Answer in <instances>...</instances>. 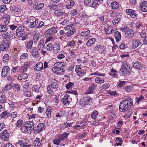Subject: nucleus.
<instances>
[{"mask_svg":"<svg viewBox=\"0 0 147 147\" xmlns=\"http://www.w3.org/2000/svg\"><path fill=\"white\" fill-rule=\"evenodd\" d=\"M103 0H93L91 5H90L92 7L96 8L99 5L100 3L103 2Z\"/></svg>","mask_w":147,"mask_h":147,"instance_id":"obj_21","label":"nucleus"},{"mask_svg":"<svg viewBox=\"0 0 147 147\" xmlns=\"http://www.w3.org/2000/svg\"><path fill=\"white\" fill-rule=\"evenodd\" d=\"M96 40L94 38H92L88 40L86 43L87 47H90L95 42Z\"/></svg>","mask_w":147,"mask_h":147,"instance_id":"obj_32","label":"nucleus"},{"mask_svg":"<svg viewBox=\"0 0 147 147\" xmlns=\"http://www.w3.org/2000/svg\"><path fill=\"white\" fill-rule=\"evenodd\" d=\"M140 36L142 38H144L147 36V30H142L141 32Z\"/></svg>","mask_w":147,"mask_h":147,"instance_id":"obj_53","label":"nucleus"},{"mask_svg":"<svg viewBox=\"0 0 147 147\" xmlns=\"http://www.w3.org/2000/svg\"><path fill=\"white\" fill-rule=\"evenodd\" d=\"M57 32V29L56 28L52 27L45 32V36L48 37L46 40V43L49 42L53 38L54 34Z\"/></svg>","mask_w":147,"mask_h":147,"instance_id":"obj_3","label":"nucleus"},{"mask_svg":"<svg viewBox=\"0 0 147 147\" xmlns=\"http://www.w3.org/2000/svg\"><path fill=\"white\" fill-rule=\"evenodd\" d=\"M44 4L43 3H40L37 5L35 7V9L37 10H38L42 9L44 7Z\"/></svg>","mask_w":147,"mask_h":147,"instance_id":"obj_60","label":"nucleus"},{"mask_svg":"<svg viewBox=\"0 0 147 147\" xmlns=\"http://www.w3.org/2000/svg\"><path fill=\"white\" fill-rule=\"evenodd\" d=\"M8 25L0 24V32H6L9 29Z\"/></svg>","mask_w":147,"mask_h":147,"instance_id":"obj_25","label":"nucleus"},{"mask_svg":"<svg viewBox=\"0 0 147 147\" xmlns=\"http://www.w3.org/2000/svg\"><path fill=\"white\" fill-rule=\"evenodd\" d=\"M54 13L56 16H60L63 15L64 12H63L61 9H58L55 10Z\"/></svg>","mask_w":147,"mask_h":147,"instance_id":"obj_40","label":"nucleus"},{"mask_svg":"<svg viewBox=\"0 0 147 147\" xmlns=\"http://www.w3.org/2000/svg\"><path fill=\"white\" fill-rule=\"evenodd\" d=\"M7 10L6 6L4 4L0 6V13H5Z\"/></svg>","mask_w":147,"mask_h":147,"instance_id":"obj_41","label":"nucleus"},{"mask_svg":"<svg viewBox=\"0 0 147 147\" xmlns=\"http://www.w3.org/2000/svg\"><path fill=\"white\" fill-rule=\"evenodd\" d=\"M53 51L55 53H58L60 51V45L59 44H57L53 47Z\"/></svg>","mask_w":147,"mask_h":147,"instance_id":"obj_38","label":"nucleus"},{"mask_svg":"<svg viewBox=\"0 0 147 147\" xmlns=\"http://www.w3.org/2000/svg\"><path fill=\"white\" fill-rule=\"evenodd\" d=\"M65 114V111H61L60 113H56V117H61L63 116Z\"/></svg>","mask_w":147,"mask_h":147,"instance_id":"obj_63","label":"nucleus"},{"mask_svg":"<svg viewBox=\"0 0 147 147\" xmlns=\"http://www.w3.org/2000/svg\"><path fill=\"white\" fill-rule=\"evenodd\" d=\"M7 100V98L5 95L3 93L0 92V103H5Z\"/></svg>","mask_w":147,"mask_h":147,"instance_id":"obj_28","label":"nucleus"},{"mask_svg":"<svg viewBox=\"0 0 147 147\" xmlns=\"http://www.w3.org/2000/svg\"><path fill=\"white\" fill-rule=\"evenodd\" d=\"M109 13L111 18L113 19L118 17L117 15H116V13L113 11L110 10L109 12Z\"/></svg>","mask_w":147,"mask_h":147,"instance_id":"obj_43","label":"nucleus"},{"mask_svg":"<svg viewBox=\"0 0 147 147\" xmlns=\"http://www.w3.org/2000/svg\"><path fill=\"white\" fill-rule=\"evenodd\" d=\"M106 27L105 29L107 34H110L115 32V30L114 29H112L113 28L112 26H106Z\"/></svg>","mask_w":147,"mask_h":147,"instance_id":"obj_22","label":"nucleus"},{"mask_svg":"<svg viewBox=\"0 0 147 147\" xmlns=\"http://www.w3.org/2000/svg\"><path fill=\"white\" fill-rule=\"evenodd\" d=\"M144 98V97L142 95H140L139 97H136L135 98V102L138 104L142 102Z\"/></svg>","mask_w":147,"mask_h":147,"instance_id":"obj_39","label":"nucleus"},{"mask_svg":"<svg viewBox=\"0 0 147 147\" xmlns=\"http://www.w3.org/2000/svg\"><path fill=\"white\" fill-rule=\"evenodd\" d=\"M43 64L42 62H38L34 66V70L36 71H39L43 69Z\"/></svg>","mask_w":147,"mask_h":147,"instance_id":"obj_16","label":"nucleus"},{"mask_svg":"<svg viewBox=\"0 0 147 147\" xmlns=\"http://www.w3.org/2000/svg\"><path fill=\"white\" fill-rule=\"evenodd\" d=\"M53 111L52 108L50 106L47 107L46 112L44 114H46L47 116L46 118H49L51 115V112Z\"/></svg>","mask_w":147,"mask_h":147,"instance_id":"obj_20","label":"nucleus"},{"mask_svg":"<svg viewBox=\"0 0 147 147\" xmlns=\"http://www.w3.org/2000/svg\"><path fill=\"white\" fill-rule=\"evenodd\" d=\"M105 78V76L102 78L100 77H96L95 79V82L96 83L98 84L102 83L104 82V79Z\"/></svg>","mask_w":147,"mask_h":147,"instance_id":"obj_31","label":"nucleus"},{"mask_svg":"<svg viewBox=\"0 0 147 147\" xmlns=\"http://www.w3.org/2000/svg\"><path fill=\"white\" fill-rule=\"evenodd\" d=\"M133 67L139 70L141 69L143 67L142 65L138 61L134 63Z\"/></svg>","mask_w":147,"mask_h":147,"instance_id":"obj_26","label":"nucleus"},{"mask_svg":"<svg viewBox=\"0 0 147 147\" xmlns=\"http://www.w3.org/2000/svg\"><path fill=\"white\" fill-rule=\"evenodd\" d=\"M117 74V72L114 69H112L111 70V72L109 73L110 76H114Z\"/></svg>","mask_w":147,"mask_h":147,"instance_id":"obj_58","label":"nucleus"},{"mask_svg":"<svg viewBox=\"0 0 147 147\" xmlns=\"http://www.w3.org/2000/svg\"><path fill=\"white\" fill-rule=\"evenodd\" d=\"M10 68L8 66H4L3 67L1 73V76L3 77H6L10 75Z\"/></svg>","mask_w":147,"mask_h":147,"instance_id":"obj_7","label":"nucleus"},{"mask_svg":"<svg viewBox=\"0 0 147 147\" xmlns=\"http://www.w3.org/2000/svg\"><path fill=\"white\" fill-rule=\"evenodd\" d=\"M75 41L74 40H72L71 41H70L69 42L67 45H66V47H73L75 45Z\"/></svg>","mask_w":147,"mask_h":147,"instance_id":"obj_64","label":"nucleus"},{"mask_svg":"<svg viewBox=\"0 0 147 147\" xmlns=\"http://www.w3.org/2000/svg\"><path fill=\"white\" fill-rule=\"evenodd\" d=\"M28 77L27 74L23 72L19 75L18 78L19 80H22L27 79Z\"/></svg>","mask_w":147,"mask_h":147,"instance_id":"obj_29","label":"nucleus"},{"mask_svg":"<svg viewBox=\"0 0 147 147\" xmlns=\"http://www.w3.org/2000/svg\"><path fill=\"white\" fill-rule=\"evenodd\" d=\"M69 134V133H67L66 132H64L63 134L59 135L58 137L61 140H65L67 139V136Z\"/></svg>","mask_w":147,"mask_h":147,"instance_id":"obj_35","label":"nucleus"},{"mask_svg":"<svg viewBox=\"0 0 147 147\" xmlns=\"http://www.w3.org/2000/svg\"><path fill=\"white\" fill-rule=\"evenodd\" d=\"M30 63L29 62H26L24 63V64L23 65L20 69V70L22 71L23 72H26L29 68V66H30Z\"/></svg>","mask_w":147,"mask_h":147,"instance_id":"obj_17","label":"nucleus"},{"mask_svg":"<svg viewBox=\"0 0 147 147\" xmlns=\"http://www.w3.org/2000/svg\"><path fill=\"white\" fill-rule=\"evenodd\" d=\"M126 81H119L117 83V85L120 88L122 87L124 85L126 84Z\"/></svg>","mask_w":147,"mask_h":147,"instance_id":"obj_61","label":"nucleus"},{"mask_svg":"<svg viewBox=\"0 0 147 147\" xmlns=\"http://www.w3.org/2000/svg\"><path fill=\"white\" fill-rule=\"evenodd\" d=\"M33 45V40H30L26 44V49L28 50H30L32 48Z\"/></svg>","mask_w":147,"mask_h":147,"instance_id":"obj_33","label":"nucleus"},{"mask_svg":"<svg viewBox=\"0 0 147 147\" xmlns=\"http://www.w3.org/2000/svg\"><path fill=\"white\" fill-rule=\"evenodd\" d=\"M92 100V99L90 97H84L81 99L79 103L82 107H84V106L88 104L90 101Z\"/></svg>","mask_w":147,"mask_h":147,"instance_id":"obj_6","label":"nucleus"},{"mask_svg":"<svg viewBox=\"0 0 147 147\" xmlns=\"http://www.w3.org/2000/svg\"><path fill=\"white\" fill-rule=\"evenodd\" d=\"M55 65H57V67H59L61 68L62 69H63L65 70V69L66 68V64L65 63L63 62H57L55 63Z\"/></svg>","mask_w":147,"mask_h":147,"instance_id":"obj_27","label":"nucleus"},{"mask_svg":"<svg viewBox=\"0 0 147 147\" xmlns=\"http://www.w3.org/2000/svg\"><path fill=\"white\" fill-rule=\"evenodd\" d=\"M53 47V44L51 43H49L47 44L46 47V50L49 51H51Z\"/></svg>","mask_w":147,"mask_h":147,"instance_id":"obj_45","label":"nucleus"},{"mask_svg":"<svg viewBox=\"0 0 147 147\" xmlns=\"http://www.w3.org/2000/svg\"><path fill=\"white\" fill-rule=\"evenodd\" d=\"M32 21L28 27L29 28H32L35 26L38 23L39 20L34 17H33Z\"/></svg>","mask_w":147,"mask_h":147,"instance_id":"obj_13","label":"nucleus"},{"mask_svg":"<svg viewBox=\"0 0 147 147\" xmlns=\"http://www.w3.org/2000/svg\"><path fill=\"white\" fill-rule=\"evenodd\" d=\"M16 33L17 37L20 38L25 34L26 32L25 31L16 32Z\"/></svg>","mask_w":147,"mask_h":147,"instance_id":"obj_42","label":"nucleus"},{"mask_svg":"<svg viewBox=\"0 0 147 147\" xmlns=\"http://www.w3.org/2000/svg\"><path fill=\"white\" fill-rule=\"evenodd\" d=\"M109 87V84L108 83H105L103 84L101 87V90H105L108 89Z\"/></svg>","mask_w":147,"mask_h":147,"instance_id":"obj_59","label":"nucleus"},{"mask_svg":"<svg viewBox=\"0 0 147 147\" xmlns=\"http://www.w3.org/2000/svg\"><path fill=\"white\" fill-rule=\"evenodd\" d=\"M28 55L27 53H24L21 55L20 56V60L23 61L26 59H28Z\"/></svg>","mask_w":147,"mask_h":147,"instance_id":"obj_50","label":"nucleus"},{"mask_svg":"<svg viewBox=\"0 0 147 147\" xmlns=\"http://www.w3.org/2000/svg\"><path fill=\"white\" fill-rule=\"evenodd\" d=\"M55 82H53L51 84L49 85H50V87L54 89H57L58 88L59 84L57 80H55Z\"/></svg>","mask_w":147,"mask_h":147,"instance_id":"obj_37","label":"nucleus"},{"mask_svg":"<svg viewBox=\"0 0 147 147\" xmlns=\"http://www.w3.org/2000/svg\"><path fill=\"white\" fill-rule=\"evenodd\" d=\"M48 7L50 9H53V10H55L58 7V6L54 4H51L49 5Z\"/></svg>","mask_w":147,"mask_h":147,"instance_id":"obj_62","label":"nucleus"},{"mask_svg":"<svg viewBox=\"0 0 147 147\" xmlns=\"http://www.w3.org/2000/svg\"><path fill=\"white\" fill-rule=\"evenodd\" d=\"M121 30L123 32H125V37L127 39H130L132 38L134 34V31L132 29H130L127 26H125L121 29Z\"/></svg>","mask_w":147,"mask_h":147,"instance_id":"obj_4","label":"nucleus"},{"mask_svg":"<svg viewBox=\"0 0 147 147\" xmlns=\"http://www.w3.org/2000/svg\"><path fill=\"white\" fill-rule=\"evenodd\" d=\"M61 141L58 137V139L56 138L54 140H53V142L54 144H56L57 145H59L60 143L61 142Z\"/></svg>","mask_w":147,"mask_h":147,"instance_id":"obj_56","label":"nucleus"},{"mask_svg":"<svg viewBox=\"0 0 147 147\" xmlns=\"http://www.w3.org/2000/svg\"><path fill=\"white\" fill-rule=\"evenodd\" d=\"M31 55L34 58H38L39 56L38 50L36 47H34L30 52Z\"/></svg>","mask_w":147,"mask_h":147,"instance_id":"obj_14","label":"nucleus"},{"mask_svg":"<svg viewBox=\"0 0 147 147\" xmlns=\"http://www.w3.org/2000/svg\"><path fill=\"white\" fill-rule=\"evenodd\" d=\"M74 85V84L73 83L69 82L65 85L66 88L67 90H69Z\"/></svg>","mask_w":147,"mask_h":147,"instance_id":"obj_54","label":"nucleus"},{"mask_svg":"<svg viewBox=\"0 0 147 147\" xmlns=\"http://www.w3.org/2000/svg\"><path fill=\"white\" fill-rule=\"evenodd\" d=\"M71 100V98L68 94H65L62 99L63 104L65 105H69Z\"/></svg>","mask_w":147,"mask_h":147,"instance_id":"obj_9","label":"nucleus"},{"mask_svg":"<svg viewBox=\"0 0 147 147\" xmlns=\"http://www.w3.org/2000/svg\"><path fill=\"white\" fill-rule=\"evenodd\" d=\"M17 144L22 147H31L30 145H28L27 142L24 140H20L18 141Z\"/></svg>","mask_w":147,"mask_h":147,"instance_id":"obj_19","label":"nucleus"},{"mask_svg":"<svg viewBox=\"0 0 147 147\" xmlns=\"http://www.w3.org/2000/svg\"><path fill=\"white\" fill-rule=\"evenodd\" d=\"M98 112L97 111L95 110L92 113L91 115V117L93 119H95L97 117Z\"/></svg>","mask_w":147,"mask_h":147,"instance_id":"obj_51","label":"nucleus"},{"mask_svg":"<svg viewBox=\"0 0 147 147\" xmlns=\"http://www.w3.org/2000/svg\"><path fill=\"white\" fill-rule=\"evenodd\" d=\"M131 71V65L126 61H123L120 70L121 76H125L129 74Z\"/></svg>","mask_w":147,"mask_h":147,"instance_id":"obj_2","label":"nucleus"},{"mask_svg":"<svg viewBox=\"0 0 147 147\" xmlns=\"http://www.w3.org/2000/svg\"><path fill=\"white\" fill-rule=\"evenodd\" d=\"M0 137L4 140H7L9 138V135L7 130L6 129L4 130L0 134Z\"/></svg>","mask_w":147,"mask_h":147,"instance_id":"obj_12","label":"nucleus"},{"mask_svg":"<svg viewBox=\"0 0 147 147\" xmlns=\"http://www.w3.org/2000/svg\"><path fill=\"white\" fill-rule=\"evenodd\" d=\"M53 89L52 88L50 87V85H48L47 87V93L51 95H53L54 94V92L53 91Z\"/></svg>","mask_w":147,"mask_h":147,"instance_id":"obj_44","label":"nucleus"},{"mask_svg":"<svg viewBox=\"0 0 147 147\" xmlns=\"http://www.w3.org/2000/svg\"><path fill=\"white\" fill-rule=\"evenodd\" d=\"M97 85L96 84L92 83L90 86L86 91V92L84 94H92L94 90L96 89Z\"/></svg>","mask_w":147,"mask_h":147,"instance_id":"obj_10","label":"nucleus"},{"mask_svg":"<svg viewBox=\"0 0 147 147\" xmlns=\"http://www.w3.org/2000/svg\"><path fill=\"white\" fill-rule=\"evenodd\" d=\"M34 123L33 122L30 121H28L27 123L25 124V125H26L27 127H30V128L32 129L34 128Z\"/></svg>","mask_w":147,"mask_h":147,"instance_id":"obj_55","label":"nucleus"},{"mask_svg":"<svg viewBox=\"0 0 147 147\" xmlns=\"http://www.w3.org/2000/svg\"><path fill=\"white\" fill-rule=\"evenodd\" d=\"M124 90L128 92H129L133 90V87L131 86H127L124 88Z\"/></svg>","mask_w":147,"mask_h":147,"instance_id":"obj_49","label":"nucleus"},{"mask_svg":"<svg viewBox=\"0 0 147 147\" xmlns=\"http://www.w3.org/2000/svg\"><path fill=\"white\" fill-rule=\"evenodd\" d=\"M46 124L45 123H40L35 127L34 131L36 133H38L42 131L45 128Z\"/></svg>","mask_w":147,"mask_h":147,"instance_id":"obj_8","label":"nucleus"},{"mask_svg":"<svg viewBox=\"0 0 147 147\" xmlns=\"http://www.w3.org/2000/svg\"><path fill=\"white\" fill-rule=\"evenodd\" d=\"M111 7L112 9L116 10L119 6V3L117 1H114L111 3Z\"/></svg>","mask_w":147,"mask_h":147,"instance_id":"obj_23","label":"nucleus"},{"mask_svg":"<svg viewBox=\"0 0 147 147\" xmlns=\"http://www.w3.org/2000/svg\"><path fill=\"white\" fill-rule=\"evenodd\" d=\"M10 42L9 39L7 38H5L0 45V48L1 50L2 51H7L9 47Z\"/></svg>","mask_w":147,"mask_h":147,"instance_id":"obj_5","label":"nucleus"},{"mask_svg":"<svg viewBox=\"0 0 147 147\" xmlns=\"http://www.w3.org/2000/svg\"><path fill=\"white\" fill-rule=\"evenodd\" d=\"M45 47V44L44 40H40L38 44V48L39 50H42Z\"/></svg>","mask_w":147,"mask_h":147,"instance_id":"obj_36","label":"nucleus"},{"mask_svg":"<svg viewBox=\"0 0 147 147\" xmlns=\"http://www.w3.org/2000/svg\"><path fill=\"white\" fill-rule=\"evenodd\" d=\"M40 86L38 85H35L34 86L33 88L34 89L35 92L37 93L40 92Z\"/></svg>","mask_w":147,"mask_h":147,"instance_id":"obj_57","label":"nucleus"},{"mask_svg":"<svg viewBox=\"0 0 147 147\" xmlns=\"http://www.w3.org/2000/svg\"><path fill=\"white\" fill-rule=\"evenodd\" d=\"M56 65V66L52 68L53 71L58 75L63 74L65 72V70L63 69H62L59 67H57V65Z\"/></svg>","mask_w":147,"mask_h":147,"instance_id":"obj_11","label":"nucleus"},{"mask_svg":"<svg viewBox=\"0 0 147 147\" xmlns=\"http://www.w3.org/2000/svg\"><path fill=\"white\" fill-rule=\"evenodd\" d=\"M142 44L141 40L139 39H134L132 40L133 45L132 49H134Z\"/></svg>","mask_w":147,"mask_h":147,"instance_id":"obj_15","label":"nucleus"},{"mask_svg":"<svg viewBox=\"0 0 147 147\" xmlns=\"http://www.w3.org/2000/svg\"><path fill=\"white\" fill-rule=\"evenodd\" d=\"M9 113L7 111H5L1 113L0 115V117L2 118H5V117H8V116Z\"/></svg>","mask_w":147,"mask_h":147,"instance_id":"obj_47","label":"nucleus"},{"mask_svg":"<svg viewBox=\"0 0 147 147\" xmlns=\"http://www.w3.org/2000/svg\"><path fill=\"white\" fill-rule=\"evenodd\" d=\"M116 140L117 141L116 145L117 146L121 145L122 143L123 140L121 138L117 137L116 138Z\"/></svg>","mask_w":147,"mask_h":147,"instance_id":"obj_46","label":"nucleus"},{"mask_svg":"<svg viewBox=\"0 0 147 147\" xmlns=\"http://www.w3.org/2000/svg\"><path fill=\"white\" fill-rule=\"evenodd\" d=\"M42 140L39 138H36L33 142V144L35 147H40L41 145Z\"/></svg>","mask_w":147,"mask_h":147,"instance_id":"obj_24","label":"nucleus"},{"mask_svg":"<svg viewBox=\"0 0 147 147\" xmlns=\"http://www.w3.org/2000/svg\"><path fill=\"white\" fill-rule=\"evenodd\" d=\"M7 32L5 34L4 33L2 35V36L5 38H7L9 39L11 38V36H12V34H13V32L11 31L7 30Z\"/></svg>","mask_w":147,"mask_h":147,"instance_id":"obj_34","label":"nucleus"},{"mask_svg":"<svg viewBox=\"0 0 147 147\" xmlns=\"http://www.w3.org/2000/svg\"><path fill=\"white\" fill-rule=\"evenodd\" d=\"M3 61L4 62H7L9 60V55L8 54L4 55L3 58Z\"/></svg>","mask_w":147,"mask_h":147,"instance_id":"obj_52","label":"nucleus"},{"mask_svg":"<svg viewBox=\"0 0 147 147\" xmlns=\"http://www.w3.org/2000/svg\"><path fill=\"white\" fill-rule=\"evenodd\" d=\"M133 105V100L131 97H127L120 103L119 109L120 111L124 113L129 111Z\"/></svg>","mask_w":147,"mask_h":147,"instance_id":"obj_1","label":"nucleus"},{"mask_svg":"<svg viewBox=\"0 0 147 147\" xmlns=\"http://www.w3.org/2000/svg\"><path fill=\"white\" fill-rule=\"evenodd\" d=\"M114 36L117 42H119L121 39V35L120 33L118 31H115L114 32Z\"/></svg>","mask_w":147,"mask_h":147,"instance_id":"obj_30","label":"nucleus"},{"mask_svg":"<svg viewBox=\"0 0 147 147\" xmlns=\"http://www.w3.org/2000/svg\"><path fill=\"white\" fill-rule=\"evenodd\" d=\"M140 10L144 12L147 11V2L144 1L141 3L140 5Z\"/></svg>","mask_w":147,"mask_h":147,"instance_id":"obj_18","label":"nucleus"},{"mask_svg":"<svg viewBox=\"0 0 147 147\" xmlns=\"http://www.w3.org/2000/svg\"><path fill=\"white\" fill-rule=\"evenodd\" d=\"M10 10L11 12L15 13L20 11V9L18 7L13 6L11 8Z\"/></svg>","mask_w":147,"mask_h":147,"instance_id":"obj_48","label":"nucleus"}]
</instances>
